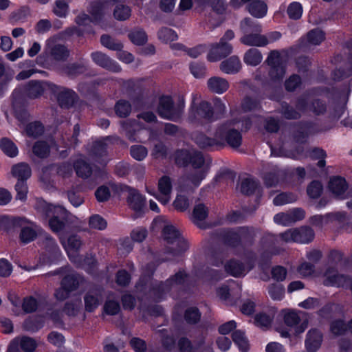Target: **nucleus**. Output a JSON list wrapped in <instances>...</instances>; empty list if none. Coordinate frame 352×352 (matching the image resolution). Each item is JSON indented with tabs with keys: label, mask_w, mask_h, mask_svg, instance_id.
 Segmentation results:
<instances>
[{
	"label": "nucleus",
	"mask_w": 352,
	"mask_h": 352,
	"mask_svg": "<svg viewBox=\"0 0 352 352\" xmlns=\"http://www.w3.org/2000/svg\"><path fill=\"white\" fill-rule=\"evenodd\" d=\"M162 237L168 244L165 248V253L177 256L186 252L188 245L179 231L173 225H166L162 229Z\"/></svg>",
	"instance_id": "obj_3"
},
{
	"label": "nucleus",
	"mask_w": 352,
	"mask_h": 352,
	"mask_svg": "<svg viewBox=\"0 0 352 352\" xmlns=\"http://www.w3.org/2000/svg\"><path fill=\"white\" fill-rule=\"evenodd\" d=\"M37 346L36 340L28 336L14 338L9 344L7 352H33Z\"/></svg>",
	"instance_id": "obj_11"
},
{
	"label": "nucleus",
	"mask_w": 352,
	"mask_h": 352,
	"mask_svg": "<svg viewBox=\"0 0 352 352\" xmlns=\"http://www.w3.org/2000/svg\"><path fill=\"white\" fill-rule=\"evenodd\" d=\"M232 45L227 41L220 40L219 43L212 44L207 58L210 62H216L229 56L232 52Z\"/></svg>",
	"instance_id": "obj_12"
},
{
	"label": "nucleus",
	"mask_w": 352,
	"mask_h": 352,
	"mask_svg": "<svg viewBox=\"0 0 352 352\" xmlns=\"http://www.w3.org/2000/svg\"><path fill=\"white\" fill-rule=\"evenodd\" d=\"M239 121L236 119L228 120L219 125L215 131V138L222 144L220 146H224L226 144L232 148H239L242 143V135L238 126Z\"/></svg>",
	"instance_id": "obj_2"
},
{
	"label": "nucleus",
	"mask_w": 352,
	"mask_h": 352,
	"mask_svg": "<svg viewBox=\"0 0 352 352\" xmlns=\"http://www.w3.org/2000/svg\"><path fill=\"white\" fill-rule=\"evenodd\" d=\"M329 190L336 195L343 194L347 189L346 180L341 177L331 178L329 183Z\"/></svg>",
	"instance_id": "obj_35"
},
{
	"label": "nucleus",
	"mask_w": 352,
	"mask_h": 352,
	"mask_svg": "<svg viewBox=\"0 0 352 352\" xmlns=\"http://www.w3.org/2000/svg\"><path fill=\"white\" fill-rule=\"evenodd\" d=\"M109 10L107 1H94L90 3L88 12L92 20V23L98 24L101 23Z\"/></svg>",
	"instance_id": "obj_17"
},
{
	"label": "nucleus",
	"mask_w": 352,
	"mask_h": 352,
	"mask_svg": "<svg viewBox=\"0 0 352 352\" xmlns=\"http://www.w3.org/2000/svg\"><path fill=\"white\" fill-rule=\"evenodd\" d=\"M158 190L160 192V195L154 193H153V195L163 205L167 204L170 199L172 190L171 179L168 176L164 175L159 179ZM149 192L152 194L151 192Z\"/></svg>",
	"instance_id": "obj_14"
},
{
	"label": "nucleus",
	"mask_w": 352,
	"mask_h": 352,
	"mask_svg": "<svg viewBox=\"0 0 352 352\" xmlns=\"http://www.w3.org/2000/svg\"><path fill=\"white\" fill-rule=\"evenodd\" d=\"M210 238L212 241H219L230 248L241 247V241L237 228L215 230L211 232Z\"/></svg>",
	"instance_id": "obj_7"
},
{
	"label": "nucleus",
	"mask_w": 352,
	"mask_h": 352,
	"mask_svg": "<svg viewBox=\"0 0 352 352\" xmlns=\"http://www.w3.org/2000/svg\"><path fill=\"white\" fill-rule=\"evenodd\" d=\"M224 267L226 272L235 277L243 276L245 273L244 264L236 259H231Z\"/></svg>",
	"instance_id": "obj_32"
},
{
	"label": "nucleus",
	"mask_w": 352,
	"mask_h": 352,
	"mask_svg": "<svg viewBox=\"0 0 352 352\" xmlns=\"http://www.w3.org/2000/svg\"><path fill=\"white\" fill-rule=\"evenodd\" d=\"M324 38V33L319 29H314L307 34L306 41L311 45H319Z\"/></svg>",
	"instance_id": "obj_57"
},
{
	"label": "nucleus",
	"mask_w": 352,
	"mask_h": 352,
	"mask_svg": "<svg viewBox=\"0 0 352 352\" xmlns=\"http://www.w3.org/2000/svg\"><path fill=\"white\" fill-rule=\"evenodd\" d=\"M131 41L137 45H143L147 41V35L142 29H135L129 33Z\"/></svg>",
	"instance_id": "obj_47"
},
{
	"label": "nucleus",
	"mask_w": 352,
	"mask_h": 352,
	"mask_svg": "<svg viewBox=\"0 0 352 352\" xmlns=\"http://www.w3.org/2000/svg\"><path fill=\"white\" fill-rule=\"evenodd\" d=\"M323 190V186L320 182L317 180L312 181L307 188L308 196L311 199L318 198Z\"/></svg>",
	"instance_id": "obj_52"
},
{
	"label": "nucleus",
	"mask_w": 352,
	"mask_h": 352,
	"mask_svg": "<svg viewBox=\"0 0 352 352\" xmlns=\"http://www.w3.org/2000/svg\"><path fill=\"white\" fill-rule=\"evenodd\" d=\"M345 45L351 57L349 58L346 68L340 67L333 71V78L335 80H340L352 75V41H347Z\"/></svg>",
	"instance_id": "obj_22"
},
{
	"label": "nucleus",
	"mask_w": 352,
	"mask_h": 352,
	"mask_svg": "<svg viewBox=\"0 0 352 352\" xmlns=\"http://www.w3.org/2000/svg\"><path fill=\"white\" fill-rule=\"evenodd\" d=\"M246 8L252 16L258 19L264 17L267 12V6L264 0H252Z\"/></svg>",
	"instance_id": "obj_24"
},
{
	"label": "nucleus",
	"mask_w": 352,
	"mask_h": 352,
	"mask_svg": "<svg viewBox=\"0 0 352 352\" xmlns=\"http://www.w3.org/2000/svg\"><path fill=\"white\" fill-rule=\"evenodd\" d=\"M232 340L243 352H247L249 349V344L244 332L241 330H236L232 335Z\"/></svg>",
	"instance_id": "obj_43"
},
{
	"label": "nucleus",
	"mask_w": 352,
	"mask_h": 352,
	"mask_svg": "<svg viewBox=\"0 0 352 352\" xmlns=\"http://www.w3.org/2000/svg\"><path fill=\"white\" fill-rule=\"evenodd\" d=\"M322 341V335L319 331L316 329L309 331L305 340L307 350L317 351L320 348Z\"/></svg>",
	"instance_id": "obj_27"
},
{
	"label": "nucleus",
	"mask_w": 352,
	"mask_h": 352,
	"mask_svg": "<svg viewBox=\"0 0 352 352\" xmlns=\"http://www.w3.org/2000/svg\"><path fill=\"white\" fill-rule=\"evenodd\" d=\"M14 188L16 191V199L23 201H25L28 192L27 181L17 180Z\"/></svg>",
	"instance_id": "obj_61"
},
{
	"label": "nucleus",
	"mask_w": 352,
	"mask_h": 352,
	"mask_svg": "<svg viewBox=\"0 0 352 352\" xmlns=\"http://www.w3.org/2000/svg\"><path fill=\"white\" fill-rule=\"evenodd\" d=\"M50 169L54 170L56 174L63 178H67L72 175L73 167L71 163L62 162L60 164H54L50 166Z\"/></svg>",
	"instance_id": "obj_40"
},
{
	"label": "nucleus",
	"mask_w": 352,
	"mask_h": 352,
	"mask_svg": "<svg viewBox=\"0 0 352 352\" xmlns=\"http://www.w3.org/2000/svg\"><path fill=\"white\" fill-rule=\"evenodd\" d=\"M285 74V67L283 64L269 67L268 76L272 81L276 82L282 80Z\"/></svg>",
	"instance_id": "obj_46"
},
{
	"label": "nucleus",
	"mask_w": 352,
	"mask_h": 352,
	"mask_svg": "<svg viewBox=\"0 0 352 352\" xmlns=\"http://www.w3.org/2000/svg\"><path fill=\"white\" fill-rule=\"evenodd\" d=\"M85 309L93 312L102 302V291L100 287L89 290L84 296Z\"/></svg>",
	"instance_id": "obj_13"
},
{
	"label": "nucleus",
	"mask_w": 352,
	"mask_h": 352,
	"mask_svg": "<svg viewBox=\"0 0 352 352\" xmlns=\"http://www.w3.org/2000/svg\"><path fill=\"white\" fill-rule=\"evenodd\" d=\"M91 57L93 61L98 66L113 72L121 71L120 67L107 54L101 52L91 53Z\"/></svg>",
	"instance_id": "obj_15"
},
{
	"label": "nucleus",
	"mask_w": 352,
	"mask_h": 352,
	"mask_svg": "<svg viewBox=\"0 0 352 352\" xmlns=\"http://www.w3.org/2000/svg\"><path fill=\"white\" fill-rule=\"evenodd\" d=\"M279 236L285 243H309L314 240L315 233L311 228L304 226L289 229L280 233Z\"/></svg>",
	"instance_id": "obj_6"
},
{
	"label": "nucleus",
	"mask_w": 352,
	"mask_h": 352,
	"mask_svg": "<svg viewBox=\"0 0 352 352\" xmlns=\"http://www.w3.org/2000/svg\"><path fill=\"white\" fill-rule=\"evenodd\" d=\"M113 16L118 21H125L131 16V9L128 6L117 5L113 10Z\"/></svg>",
	"instance_id": "obj_56"
},
{
	"label": "nucleus",
	"mask_w": 352,
	"mask_h": 352,
	"mask_svg": "<svg viewBox=\"0 0 352 352\" xmlns=\"http://www.w3.org/2000/svg\"><path fill=\"white\" fill-rule=\"evenodd\" d=\"M309 111L317 116L322 115L327 111L326 102L321 99L314 98L311 100Z\"/></svg>",
	"instance_id": "obj_58"
},
{
	"label": "nucleus",
	"mask_w": 352,
	"mask_h": 352,
	"mask_svg": "<svg viewBox=\"0 0 352 352\" xmlns=\"http://www.w3.org/2000/svg\"><path fill=\"white\" fill-rule=\"evenodd\" d=\"M88 70L86 63L80 60L76 62H69L62 65L59 67V72L69 79H75L82 75Z\"/></svg>",
	"instance_id": "obj_10"
},
{
	"label": "nucleus",
	"mask_w": 352,
	"mask_h": 352,
	"mask_svg": "<svg viewBox=\"0 0 352 352\" xmlns=\"http://www.w3.org/2000/svg\"><path fill=\"white\" fill-rule=\"evenodd\" d=\"M100 43L105 47L115 51H121L123 45L112 38L109 34H102L100 37Z\"/></svg>",
	"instance_id": "obj_48"
},
{
	"label": "nucleus",
	"mask_w": 352,
	"mask_h": 352,
	"mask_svg": "<svg viewBox=\"0 0 352 352\" xmlns=\"http://www.w3.org/2000/svg\"><path fill=\"white\" fill-rule=\"evenodd\" d=\"M25 92L28 98L34 99L43 94L44 88L40 81L31 80L25 87Z\"/></svg>",
	"instance_id": "obj_33"
},
{
	"label": "nucleus",
	"mask_w": 352,
	"mask_h": 352,
	"mask_svg": "<svg viewBox=\"0 0 352 352\" xmlns=\"http://www.w3.org/2000/svg\"><path fill=\"white\" fill-rule=\"evenodd\" d=\"M115 111L118 116L126 118L131 111V105L129 102L124 100H118L115 105Z\"/></svg>",
	"instance_id": "obj_49"
},
{
	"label": "nucleus",
	"mask_w": 352,
	"mask_h": 352,
	"mask_svg": "<svg viewBox=\"0 0 352 352\" xmlns=\"http://www.w3.org/2000/svg\"><path fill=\"white\" fill-rule=\"evenodd\" d=\"M25 131L28 136L37 138L43 134L44 127L40 122L35 121L27 124Z\"/></svg>",
	"instance_id": "obj_53"
},
{
	"label": "nucleus",
	"mask_w": 352,
	"mask_h": 352,
	"mask_svg": "<svg viewBox=\"0 0 352 352\" xmlns=\"http://www.w3.org/2000/svg\"><path fill=\"white\" fill-rule=\"evenodd\" d=\"M124 190L128 192L127 202L129 207L134 211L141 212L145 206L146 199L138 190L125 186Z\"/></svg>",
	"instance_id": "obj_16"
},
{
	"label": "nucleus",
	"mask_w": 352,
	"mask_h": 352,
	"mask_svg": "<svg viewBox=\"0 0 352 352\" xmlns=\"http://www.w3.org/2000/svg\"><path fill=\"white\" fill-rule=\"evenodd\" d=\"M82 281V278L78 274H69L65 275L60 281V285L71 292L76 291L80 283Z\"/></svg>",
	"instance_id": "obj_31"
},
{
	"label": "nucleus",
	"mask_w": 352,
	"mask_h": 352,
	"mask_svg": "<svg viewBox=\"0 0 352 352\" xmlns=\"http://www.w3.org/2000/svg\"><path fill=\"white\" fill-rule=\"evenodd\" d=\"M49 87L55 95L58 105L63 109L71 108L78 98L77 94L71 89L55 84H50Z\"/></svg>",
	"instance_id": "obj_8"
},
{
	"label": "nucleus",
	"mask_w": 352,
	"mask_h": 352,
	"mask_svg": "<svg viewBox=\"0 0 352 352\" xmlns=\"http://www.w3.org/2000/svg\"><path fill=\"white\" fill-rule=\"evenodd\" d=\"M160 40L164 43L171 42L177 38L176 32L170 28L163 27L157 32Z\"/></svg>",
	"instance_id": "obj_54"
},
{
	"label": "nucleus",
	"mask_w": 352,
	"mask_h": 352,
	"mask_svg": "<svg viewBox=\"0 0 352 352\" xmlns=\"http://www.w3.org/2000/svg\"><path fill=\"white\" fill-rule=\"evenodd\" d=\"M241 246L252 245L256 236V230L254 227L242 226L237 227Z\"/></svg>",
	"instance_id": "obj_23"
},
{
	"label": "nucleus",
	"mask_w": 352,
	"mask_h": 352,
	"mask_svg": "<svg viewBox=\"0 0 352 352\" xmlns=\"http://www.w3.org/2000/svg\"><path fill=\"white\" fill-rule=\"evenodd\" d=\"M263 59L261 52L256 48L248 50L244 54L243 61L245 64L251 66L259 65Z\"/></svg>",
	"instance_id": "obj_36"
},
{
	"label": "nucleus",
	"mask_w": 352,
	"mask_h": 352,
	"mask_svg": "<svg viewBox=\"0 0 352 352\" xmlns=\"http://www.w3.org/2000/svg\"><path fill=\"white\" fill-rule=\"evenodd\" d=\"M204 162L205 160L202 153L197 150L192 149L190 162H189V164H190L193 168L199 169L204 164Z\"/></svg>",
	"instance_id": "obj_62"
},
{
	"label": "nucleus",
	"mask_w": 352,
	"mask_h": 352,
	"mask_svg": "<svg viewBox=\"0 0 352 352\" xmlns=\"http://www.w3.org/2000/svg\"><path fill=\"white\" fill-rule=\"evenodd\" d=\"M263 179L264 180L265 185L267 187H272L276 186L279 182V174L277 170H272L265 173Z\"/></svg>",
	"instance_id": "obj_64"
},
{
	"label": "nucleus",
	"mask_w": 352,
	"mask_h": 352,
	"mask_svg": "<svg viewBox=\"0 0 352 352\" xmlns=\"http://www.w3.org/2000/svg\"><path fill=\"white\" fill-rule=\"evenodd\" d=\"M0 148L6 155L10 157H14L18 155L17 146L8 138H3L1 140Z\"/></svg>",
	"instance_id": "obj_41"
},
{
	"label": "nucleus",
	"mask_w": 352,
	"mask_h": 352,
	"mask_svg": "<svg viewBox=\"0 0 352 352\" xmlns=\"http://www.w3.org/2000/svg\"><path fill=\"white\" fill-rule=\"evenodd\" d=\"M314 126L310 122H299L293 131L292 136L296 142L305 143L309 136L313 134Z\"/></svg>",
	"instance_id": "obj_18"
},
{
	"label": "nucleus",
	"mask_w": 352,
	"mask_h": 352,
	"mask_svg": "<svg viewBox=\"0 0 352 352\" xmlns=\"http://www.w3.org/2000/svg\"><path fill=\"white\" fill-rule=\"evenodd\" d=\"M201 314L195 307H188L184 312V320L188 324H195L200 321Z\"/></svg>",
	"instance_id": "obj_45"
},
{
	"label": "nucleus",
	"mask_w": 352,
	"mask_h": 352,
	"mask_svg": "<svg viewBox=\"0 0 352 352\" xmlns=\"http://www.w3.org/2000/svg\"><path fill=\"white\" fill-rule=\"evenodd\" d=\"M108 144L105 140L96 141L89 152L90 156L100 164H106L108 155Z\"/></svg>",
	"instance_id": "obj_19"
},
{
	"label": "nucleus",
	"mask_w": 352,
	"mask_h": 352,
	"mask_svg": "<svg viewBox=\"0 0 352 352\" xmlns=\"http://www.w3.org/2000/svg\"><path fill=\"white\" fill-rule=\"evenodd\" d=\"M281 113L288 120H296L300 118L301 115L286 102H281Z\"/></svg>",
	"instance_id": "obj_59"
},
{
	"label": "nucleus",
	"mask_w": 352,
	"mask_h": 352,
	"mask_svg": "<svg viewBox=\"0 0 352 352\" xmlns=\"http://www.w3.org/2000/svg\"><path fill=\"white\" fill-rule=\"evenodd\" d=\"M33 153L39 158H46L50 153L49 144L45 141H37L32 148Z\"/></svg>",
	"instance_id": "obj_44"
},
{
	"label": "nucleus",
	"mask_w": 352,
	"mask_h": 352,
	"mask_svg": "<svg viewBox=\"0 0 352 352\" xmlns=\"http://www.w3.org/2000/svg\"><path fill=\"white\" fill-rule=\"evenodd\" d=\"M192 138L196 144L203 149H208L214 146H219V144H222V142L218 141L215 135L214 138H210L203 133H195Z\"/></svg>",
	"instance_id": "obj_26"
},
{
	"label": "nucleus",
	"mask_w": 352,
	"mask_h": 352,
	"mask_svg": "<svg viewBox=\"0 0 352 352\" xmlns=\"http://www.w3.org/2000/svg\"><path fill=\"white\" fill-rule=\"evenodd\" d=\"M44 320L41 317H30L26 319L23 324L25 330L31 332H36L43 326Z\"/></svg>",
	"instance_id": "obj_42"
},
{
	"label": "nucleus",
	"mask_w": 352,
	"mask_h": 352,
	"mask_svg": "<svg viewBox=\"0 0 352 352\" xmlns=\"http://www.w3.org/2000/svg\"><path fill=\"white\" fill-rule=\"evenodd\" d=\"M289 17L294 20L299 19L302 14V8L300 3L293 2L287 8V10Z\"/></svg>",
	"instance_id": "obj_63"
},
{
	"label": "nucleus",
	"mask_w": 352,
	"mask_h": 352,
	"mask_svg": "<svg viewBox=\"0 0 352 352\" xmlns=\"http://www.w3.org/2000/svg\"><path fill=\"white\" fill-rule=\"evenodd\" d=\"M11 174L17 180L27 181L32 175V169L28 164L20 162L12 166Z\"/></svg>",
	"instance_id": "obj_25"
},
{
	"label": "nucleus",
	"mask_w": 352,
	"mask_h": 352,
	"mask_svg": "<svg viewBox=\"0 0 352 352\" xmlns=\"http://www.w3.org/2000/svg\"><path fill=\"white\" fill-rule=\"evenodd\" d=\"M170 288L167 280L165 282L156 281L153 284L151 291L155 298L157 300H160L170 291Z\"/></svg>",
	"instance_id": "obj_34"
},
{
	"label": "nucleus",
	"mask_w": 352,
	"mask_h": 352,
	"mask_svg": "<svg viewBox=\"0 0 352 352\" xmlns=\"http://www.w3.org/2000/svg\"><path fill=\"white\" fill-rule=\"evenodd\" d=\"M73 167L77 176L82 179L89 178L93 173L91 165L82 159L76 160L74 162Z\"/></svg>",
	"instance_id": "obj_30"
},
{
	"label": "nucleus",
	"mask_w": 352,
	"mask_h": 352,
	"mask_svg": "<svg viewBox=\"0 0 352 352\" xmlns=\"http://www.w3.org/2000/svg\"><path fill=\"white\" fill-rule=\"evenodd\" d=\"M192 150L178 149L174 153L175 163L178 166L186 167L190 162Z\"/></svg>",
	"instance_id": "obj_39"
},
{
	"label": "nucleus",
	"mask_w": 352,
	"mask_h": 352,
	"mask_svg": "<svg viewBox=\"0 0 352 352\" xmlns=\"http://www.w3.org/2000/svg\"><path fill=\"white\" fill-rule=\"evenodd\" d=\"M185 102L183 97H179L176 105L170 96H162L160 98L157 106L158 115L165 119L178 122L183 113Z\"/></svg>",
	"instance_id": "obj_4"
},
{
	"label": "nucleus",
	"mask_w": 352,
	"mask_h": 352,
	"mask_svg": "<svg viewBox=\"0 0 352 352\" xmlns=\"http://www.w3.org/2000/svg\"><path fill=\"white\" fill-rule=\"evenodd\" d=\"M241 68V63L236 56H232L223 60L220 64V69L226 74H236Z\"/></svg>",
	"instance_id": "obj_29"
},
{
	"label": "nucleus",
	"mask_w": 352,
	"mask_h": 352,
	"mask_svg": "<svg viewBox=\"0 0 352 352\" xmlns=\"http://www.w3.org/2000/svg\"><path fill=\"white\" fill-rule=\"evenodd\" d=\"M260 33L255 32L243 34L240 41L248 46L264 47L269 43V41L265 35H261Z\"/></svg>",
	"instance_id": "obj_20"
},
{
	"label": "nucleus",
	"mask_w": 352,
	"mask_h": 352,
	"mask_svg": "<svg viewBox=\"0 0 352 352\" xmlns=\"http://www.w3.org/2000/svg\"><path fill=\"white\" fill-rule=\"evenodd\" d=\"M50 56L57 61H64L69 56V51L63 45L56 44L50 49Z\"/></svg>",
	"instance_id": "obj_38"
},
{
	"label": "nucleus",
	"mask_w": 352,
	"mask_h": 352,
	"mask_svg": "<svg viewBox=\"0 0 352 352\" xmlns=\"http://www.w3.org/2000/svg\"><path fill=\"white\" fill-rule=\"evenodd\" d=\"M297 195L292 192H282L276 195L273 203L275 206H282L284 204L293 203L297 200Z\"/></svg>",
	"instance_id": "obj_50"
},
{
	"label": "nucleus",
	"mask_w": 352,
	"mask_h": 352,
	"mask_svg": "<svg viewBox=\"0 0 352 352\" xmlns=\"http://www.w3.org/2000/svg\"><path fill=\"white\" fill-rule=\"evenodd\" d=\"M188 120L192 123H211L215 121L212 105L206 100L198 103L193 101L190 108Z\"/></svg>",
	"instance_id": "obj_5"
},
{
	"label": "nucleus",
	"mask_w": 352,
	"mask_h": 352,
	"mask_svg": "<svg viewBox=\"0 0 352 352\" xmlns=\"http://www.w3.org/2000/svg\"><path fill=\"white\" fill-rule=\"evenodd\" d=\"M11 223L15 227H22L19 236L23 243H28L36 238L39 230L25 226V224L34 225L25 217H14L11 220Z\"/></svg>",
	"instance_id": "obj_9"
},
{
	"label": "nucleus",
	"mask_w": 352,
	"mask_h": 352,
	"mask_svg": "<svg viewBox=\"0 0 352 352\" xmlns=\"http://www.w3.org/2000/svg\"><path fill=\"white\" fill-rule=\"evenodd\" d=\"M35 208L45 218L50 219L49 226L54 233L59 234L65 228L69 214L63 207L39 201L36 203Z\"/></svg>",
	"instance_id": "obj_1"
},
{
	"label": "nucleus",
	"mask_w": 352,
	"mask_h": 352,
	"mask_svg": "<svg viewBox=\"0 0 352 352\" xmlns=\"http://www.w3.org/2000/svg\"><path fill=\"white\" fill-rule=\"evenodd\" d=\"M240 30L243 34L262 31L261 25L250 17H245L240 22Z\"/></svg>",
	"instance_id": "obj_37"
},
{
	"label": "nucleus",
	"mask_w": 352,
	"mask_h": 352,
	"mask_svg": "<svg viewBox=\"0 0 352 352\" xmlns=\"http://www.w3.org/2000/svg\"><path fill=\"white\" fill-rule=\"evenodd\" d=\"M309 157L313 160H319L317 166L320 168H324L326 164L325 157L326 152L321 148L314 147L309 152Z\"/></svg>",
	"instance_id": "obj_55"
},
{
	"label": "nucleus",
	"mask_w": 352,
	"mask_h": 352,
	"mask_svg": "<svg viewBox=\"0 0 352 352\" xmlns=\"http://www.w3.org/2000/svg\"><path fill=\"white\" fill-rule=\"evenodd\" d=\"M208 87L214 93L221 94L229 88V83L225 78L214 76L208 80Z\"/></svg>",
	"instance_id": "obj_28"
},
{
	"label": "nucleus",
	"mask_w": 352,
	"mask_h": 352,
	"mask_svg": "<svg viewBox=\"0 0 352 352\" xmlns=\"http://www.w3.org/2000/svg\"><path fill=\"white\" fill-rule=\"evenodd\" d=\"M208 215V208L204 204L195 206L192 211V221L201 229H206L208 226L204 221Z\"/></svg>",
	"instance_id": "obj_21"
},
{
	"label": "nucleus",
	"mask_w": 352,
	"mask_h": 352,
	"mask_svg": "<svg viewBox=\"0 0 352 352\" xmlns=\"http://www.w3.org/2000/svg\"><path fill=\"white\" fill-rule=\"evenodd\" d=\"M258 183L253 179L245 178L241 184V192L245 195H252L258 187Z\"/></svg>",
	"instance_id": "obj_51"
},
{
	"label": "nucleus",
	"mask_w": 352,
	"mask_h": 352,
	"mask_svg": "<svg viewBox=\"0 0 352 352\" xmlns=\"http://www.w3.org/2000/svg\"><path fill=\"white\" fill-rule=\"evenodd\" d=\"M206 175V170L199 169L192 171L186 175V179L195 186H198Z\"/></svg>",
	"instance_id": "obj_60"
}]
</instances>
